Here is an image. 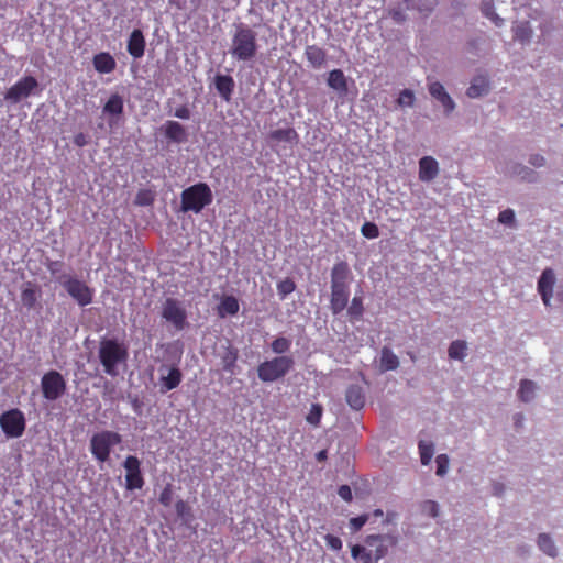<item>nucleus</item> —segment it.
I'll return each instance as SVG.
<instances>
[{"mask_svg": "<svg viewBox=\"0 0 563 563\" xmlns=\"http://www.w3.org/2000/svg\"><path fill=\"white\" fill-rule=\"evenodd\" d=\"M322 416V407L319 404H313L307 416V421L310 424L318 426Z\"/></svg>", "mask_w": 563, "mask_h": 563, "instance_id": "44", "label": "nucleus"}, {"mask_svg": "<svg viewBox=\"0 0 563 563\" xmlns=\"http://www.w3.org/2000/svg\"><path fill=\"white\" fill-rule=\"evenodd\" d=\"M238 357H239L238 349H235L234 346L229 344L225 347L224 352L221 354L222 369L224 372L233 374L235 366H236Z\"/></svg>", "mask_w": 563, "mask_h": 563, "instance_id": "27", "label": "nucleus"}, {"mask_svg": "<svg viewBox=\"0 0 563 563\" xmlns=\"http://www.w3.org/2000/svg\"><path fill=\"white\" fill-rule=\"evenodd\" d=\"M40 297V289L37 286L31 282L23 284L21 290V301L24 307L27 309L34 308Z\"/></svg>", "mask_w": 563, "mask_h": 563, "instance_id": "25", "label": "nucleus"}, {"mask_svg": "<svg viewBox=\"0 0 563 563\" xmlns=\"http://www.w3.org/2000/svg\"><path fill=\"white\" fill-rule=\"evenodd\" d=\"M145 45L146 42L143 32L140 29L133 30L128 38V53L134 59H139L144 56Z\"/></svg>", "mask_w": 563, "mask_h": 563, "instance_id": "14", "label": "nucleus"}, {"mask_svg": "<svg viewBox=\"0 0 563 563\" xmlns=\"http://www.w3.org/2000/svg\"><path fill=\"white\" fill-rule=\"evenodd\" d=\"M495 19V25H498V22L501 21L497 14L494 15Z\"/></svg>", "mask_w": 563, "mask_h": 563, "instance_id": "63", "label": "nucleus"}, {"mask_svg": "<svg viewBox=\"0 0 563 563\" xmlns=\"http://www.w3.org/2000/svg\"><path fill=\"white\" fill-rule=\"evenodd\" d=\"M74 143L79 147L85 146L87 144L86 135L84 133L76 134L74 137Z\"/></svg>", "mask_w": 563, "mask_h": 563, "instance_id": "56", "label": "nucleus"}, {"mask_svg": "<svg viewBox=\"0 0 563 563\" xmlns=\"http://www.w3.org/2000/svg\"><path fill=\"white\" fill-rule=\"evenodd\" d=\"M239 300L234 296H224L219 306L218 313L220 317L234 316L239 312Z\"/></svg>", "mask_w": 563, "mask_h": 563, "instance_id": "30", "label": "nucleus"}, {"mask_svg": "<svg viewBox=\"0 0 563 563\" xmlns=\"http://www.w3.org/2000/svg\"><path fill=\"white\" fill-rule=\"evenodd\" d=\"M272 144L295 145L299 141V135L294 128L276 129L269 132L267 136Z\"/></svg>", "mask_w": 563, "mask_h": 563, "instance_id": "15", "label": "nucleus"}, {"mask_svg": "<svg viewBox=\"0 0 563 563\" xmlns=\"http://www.w3.org/2000/svg\"><path fill=\"white\" fill-rule=\"evenodd\" d=\"M369 520L368 515H361L357 517H353L350 519V528L352 531L357 532L360 531L363 526Z\"/></svg>", "mask_w": 563, "mask_h": 563, "instance_id": "48", "label": "nucleus"}, {"mask_svg": "<svg viewBox=\"0 0 563 563\" xmlns=\"http://www.w3.org/2000/svg\"><path fill=\"white\" fill-rule=\"evenodd\" d=\"M67 294L80 306L86 307L92 302L93 289L77 277L68 276L64 280L59 279Z\"/></svg>", "mask_w": 563, "mask_h": 563, "instance_id": "8", "label": "nucleus"}, {"mask_svg": "<svg viewBox=\"0 0 563 563\" xmlns=\"http://www.w3.org/2000/svg\"><path fill=\"white\" fill-rule=\"evenodd\" d=\"M305 56L309 65L316 69H320L327 62L325 49L319 47L316 44L308 45L305 49Z\"/></svg>", "mask_w": 563, "mask_h": 563, "instance_id": "23", "label": "nucleus"}, {"mask_svg": "<svg viewBox=\"0 0 563 563\" xmlns=\"http://www.w3.org/2000/svg\"><path fill=\"white\" fill-rule=\"evenodd\" d=\"M482 11L485 16L493 18V8L489 4L485 3L482 8Z\"/></svg>", "mask_w": 563, "mask_h": 563, "instance_id": "58", "label": "nucleus"}, {"mask_svg": "<svg viewBox=\"0 0 563 563\" xmlns=\"http://www.w3.org/2000/svg\"><path fill=\"white\" fill-rule=\"evenodd\" d=\"M350 267L345 261L338 262L331 269V288L349 287Z\"/></svg>", "mask_w": 563, "mask_h": 563, "instance_id": "16", "label": "nucleus"}, {"mask_svg": "<svg viewBox=\"0 0 563 563\" xmlns=\"http://www.w3.org/2000/svg\"><path fill=\"white\" fill-rule=\"evenodd\" d=\"M398 543V538L393 534H369L365 538V544L373 549L355 544L351 549L352 558L361 563H373L383 559L390 547Z\"/></svg>", "mask_w": 563, "mask_h": 563, "instance_id": "1", "label": "nucleus"}, {"mask_svg": "<svg viewBox=\"0 0 563 563\" xmlns=\"http://www.w3.org/2000/svg\"><path fill=\"white\" fill-rule=\"evenodd\" d=\"M173 485L172 484H167L161 492L159 494V497H158V501L164 506V507H169L170 504H172V500H173Z\"/></svg>", "mask_w": 563, "mask_h": 563, "instance_id": "47", "label": "nucleus"}, {"mask_svg": "<svg viewBox=\"0 0 563 563\" xmlns=\"http://www.w3.org/2000/svg\"><path fill=\"white\" fill-rule=\"evenodd\" d=\"M328 85L339 92H346L347 82L341 69H333L329 73Z\"/></svg>", "mask_w": 563, "mask_h": 563, "instance_id": "31", "label": "nucleus"}, {"mask_svg": "<svg viewBox=\"0 0 563 563\" xmlns=\"http://www.w3.org/2000/svg\"><path fill=\"white\" fill-rule=\"evenodd\" d=\"M416 97L412 90L410 89H404L400 91L398 98H397V104L401 108L404 107H412L415 103Z\"/></svg>", "mask_w": 563, "mask_h": 563, "instance_id": "41", "label": "nucleus"}, {"mask_svg": "<svg viewBox=\"0 0 563 563\" xmlns=\"http://www.w3.org/2000/svg\"><path fill=\"white\" fill-rule=\"evenodd\" d=\"M214 87L224 101H230L235 82L231 76L219 74L214 77Z\"/></svg>", "mask_w": 563, "mask_h": 563, "instance_id": "21", "label": "nucleus"}, {"mask_svg": "<svg viewBox=\"0 0 563 563\" xmlns=\"http://www.w3.org/2000/svg\"><path fill=\"white\" fill-rule=\"evenodd\" d=\"M419 453L421 464L428 465L433 456V444L424 441L419 442Z\"/></svg>", "mask_w": 563, "mask_h": 563, "instance_id": "40", "label": "nucleus"}, {"mask_svg": "<svg viewBox=\"0 0 563 563\" xmlns=\"http://www.w3.org/2000/svg\"><path fill=\"white\" fill-rule=\"evenodd\" d=\"M99 358L104 372L110 376L118 375V364L123 363L128 358V351L123 344L115 340H103L99 347Z\"/></svg>", "mask_w": 563, "mask_h": 563, "instance_id": "4", "label": "nucleus"}, {"mask_svg": "<svg viewBox=\"0 0 563 563\" xmlns=\"http://www.w3.org/2000/svg\"><path fill=\"white\" fill-rule=\"evenodd\" d=\"M467 345L465 341L455 340L449 346V357L452 360L462 361L466 356Z\"/></svg>", "mask_w": 563, "mask_h": 563, "instance_id": "34", "label": "nucleus"}, {"mask_svg": "<svg viewBox=\"0 0 563 563\" xmlns=\"http://www.w3.org/2000/svg\"><path fill=\"white\" fill-rule=\"evenodd\" d=\"M154 200H155V196L152 190L141 189L137 191V194L135 196L134 203L136 206L147 207V206L153 205Z\"/></svg>", "mask_w": 563, "mask_h": 563, "instance_id": "38", "label": "nucleus"}, {"mask_svg": "<svg viewBox=\"0 0 563 563\" xmlns=\"http://www.w3.org/2000/svg\"><path fill=\"white\" fill-rule=\"evenodd\" d=\"M554 283V272L551 268L544 269L538 280V291L541 295L542 301L545 306L550 305V300L553 295Z\"/></svg>", "mask_w": 563, "mask_h": 563, "instance_id": "13", "label": "nucleus"}, {"mask_svg": "<svg viewBox=\"0 0 563 563\" xmlns=\"http://www.w3.org/2000/svg\"><path fill=\"white\" fill-rule=\"evenodd\" d=\"M123 467L125 468V488L128 490L141 489L144 486V478L141 472V462L134 455L126 456Z\"/></svg>", "mask_w": 563, "mask_h": 563, "instance_id": "11", "label": "nucleus"}, {"mask_svg": "<svg viewBox=\"0 0 563 563\" xmlns=\"http://www.w3.org/2000/svg\"><path fill=\"white\" fill-rule=\"evenodd\" d=\"M449 456L446 454H439L435 459L437 463V475L444 476L449 468Z\"/></svg>", "mask_w": 563, "mask_h": 563, "instance_id": "46", "label": "nucleus"}, {"mask_svg": "<svg viewBox=\"0 0 563 563\" xmlns=\"http://www.w3.org/2000/svg\"><path fill=\"white\" fill-rule=\"evenodd\" d=\"M121 441V435L114 431L104 430L95 433L90 439L91 454L98 462L104 463L109 460L112 448Z\"/></svg>", "mask_w": 563, "mask_h": 563, "instance_id": "6", "label": "nucleus"}, {"mask_svg": "<svg viewBox=\"0 0 563 563\" xmlns=\"http://www.w3.org/2000/svg\"><path fill=\"white\" fill-rule=\"evenodd\" d=\"M494 490H495V495H499L500 492L503 490V487H499L497 484H495Z\"/></svg>", "mask_w": 563, "mask_h": 563, "instance_id": "62", "label": "nucleus"}, {"mask_svg": "<svg viewBox=\"0 0 563 563\" xmlns=\"http://www.w3.org/2000/svg\"><path fill=\"white\" fill-rule=\"evenodd\" d=\"M327 456H328V453L325 450H322L320 452L317 453L316 457L319 462H322L324 460H327Z\"/></svg>", "mask_w": 563, "mask_h": 563, "instance_id": "59", "label": "nucleus"}, {"mask_svg": "<svg viewBox=\"0 0 563 563\" xmlns=\"http://www.w3.org/2000/svg\"><path fill=\"white\" fill-rule=\"evenodd\" d=\"M258 51L257 35L250 26L240 24L232 35L230 54L238 62H250Z\"/></svg>", "mask_w": 563, "mask_h": 563, "instance_id": "2", "label": "nucleus"}, {"mask_svg": "<svg viewBox=\"0 0 563 563\" xmlns=\"http://www.w3.org/2000/svg\"><path fill=\"white\" fill-rule=\"evenodd\" d=\"M439 174V164L432 156H423L419 161V179L421 181H431Z\"/></svg>", "mask_w": 563, "mask_h": 563, "instance_id": "19", "label": "nucleus"}, {"mask_svg": "<svg viewBox=\"0 0 563 563\" xmlns=\"http://www.w3.org/2000/svg\"><path fill=\"white\" fill-rule=\"evenodd\" d=\"M170 2H173L174 0H169Z\"/></svg>", "mask_w": 563, "mask_h": 563, "instance_id": "64", "label": "nucleus"}, {"mask_svg": "<svg viewBox=\"0 0 563 563\" xmlns=\"http://www.w3.org/2000/svg\"><path fill=\"white\" fill-rule=\"evenodd\" d=\"M390 15H391V16H393V19H394L395 21H397V22H401V21H404V20H405L404 14H402V13H401V11H399V10H393V11L390 12Z\"/></svg>", "mask_w": 563, "mask_h": 563, "instance_id": "57", "label": "nucleus"}, {"mask_svg": "<svg viewBox=\"0 0 563 563\" xmlns=\"http://www.w3.org/2000/svg\"><path fill=\"white\" fill-rule=\"evenodd\" d=\"M291 346V341L285 336H279L273 340L271 343V349L274 353L278 354L279 356L284 355L286 352L289 351Z\"/></svg>", "mask_w": 563, "mask_h": 563, "instance_id": "37", "label": "nucleus"}, {"mask_svg": "<svg viewBox=\"0 0 563 563\" xmlns=\"http://www.w3.org/2000/svg\"><path fill=\"white\" fill-rule=\"evenodd\" d=\"M37 86L38 82L33 76H25L8 89L5 99L19 102L21 99L29 97Z\"/></svg>", "mask_w": 563, "mask_h": 563, "instance_id": "12", "label": "nucleus"}, {"mask_svg": "<svg viewBox=\"0 0 563 563\" xmlns=\"http://www.w3.org/2000/svg\"><path fill=\"white\" fill-rule=\"evenodd\" d=\"M361 232L367 239H376L379 235V229L374 222H365L361 228Z\"/></svg>", "mask_w": 563, "mask_h": 563, "instance_id": "45", "label": "nucleus"}, {"mask_svg": "<svg viewBox=\"0 0 563 563\" xmlns=\"http://www.w3.org/2000/svg\"><path fill=\"white\" fill-rule=\"evenodd\" d=\"M345 400L354 410H360L365 405V394L361 386L351 385L345 391Z\"/></svg>", "mask_w": 563, "mask_h": 563, "instance_id": "24", "label": "nucleus"}, {"mask_svg": "<svg viewBox=\"0 0 563 563\" xmlns=\"http://www.w3.org/2000/svg\"><path fill=\"white\" fill-rule=\"evenodd\" d=\"M529 163L536 167H541L544 165L545 163V159L542 155L540 154H534V155H531L530 159H529Z\"/></svg>", "mask_w": 563, "mask_h": 563, "instance_id": "54", "label": "nucleus"}, {"mask_svg": "<svg viewBox=\"0 0 563 563\" xmlns=\"http://www.w3.org/2000/svg\"><path fill=\"white\" fill-rule=\"evenodd\" d=\"M522 419H523L522 415H517V417H516V426L517 427H519L521 424Z\"/></svg>", "mask_w": 563, "mask_h": 563, "instance_id": "60", "label": "nucleus"}, {"mask_svg": "<svg viewBox=\"0 0 563 563\" xmlns=\"http://www.w3.org/2000/svg\"><path fill=\"white\" fill-rule=\"evenodd\" d=\"M296 284L291 278H285L277 284V292L282 299H285L289 294L295 291Z\"/></svg>", "mask_w": 563, "mask_h": 563, "instance_id": "39", "label": "nucleus"}, {"mask_svg": "<svg viewBox=\"0 0 563 563\" xmlns=\"http://www.w3.org/2000/svg\"><path fill=\"white\" fill-rule=\"evenodd\" d=\"M364 313V306L362 297L355 296L350 306L347 307V316L351 322H355L362 319Z\"/></svg>", "mask_w": 563, "mask_h": 563, "instance_id": "33", "label": "nucleus"}, {"mask_svg": "<svg viewBox=\"0 0 563 563\" xmlns=\"http://www.w3.org/2000/svg\"><path fill=\"white\" fill-rule=\"evenodd\" d=\"M213 201V194L206 183H197L184 189L180 194V209L183 212L200 213Z\"/></svg>", "mask_w": 563, "mask_h": 563, "instance_id": "3", "label": "nucleus"}, {"mask_svg": "<svg viewBox=\"0 0 563 563\" xmlns=\"http://www.w3.org/2000/svg\"><path fill=\"white\" fill-rule=\"evenodd\" d=\"M338 494L343 500L347 503H350L353 498L352 490L349 485H341L338 489Z\"/></svg>", "mask_w": 563, "mask_h": 563, "instance_id": "52", "label": "nucleus"}, {"mask_svg": "<svg viewBox=\"0 0 563 563\" xmlns=\"http://www.w3.org/2000/svg\"><path fill=\"white\" fill-rule=\"evenodd\" d=\"M295 361L291 356L282 355L264 361L257 366V376L263 383L276 382L285 377L294 367Z\"/></svg>", "mask_w": 563, "mask_h": 563, "instance_id": "5", "label": "nucleus"}, {"mask_svg": "<svg viewBox=\"0 0 563 563\" xmlns=\"http://www.w3.org/2000/svg\"><path fill=\"white\" fill-rule=\"evenodd\" d=\"M41 389L45 399L54 401L65 394L66 380L59 372L52 369L42 376Z\"/></svg>", "mask_w": 563, "mask_h": 563, "instance_id": "9", "label": "nucleus"}, {"mask_svg": "<svg viewBox=\"0 0 563 563\" xmlns=\"http://www.w3.org/2000/svg\"><path fill=\"white\" fill-rule=\"evenodd\" d=\"M25 426L24 413L18 408L4 411L0 416V427L8 438H20L25 431Z\"/></svg>", "mask_w": 563, "mask_h": 563, "instance_id": "10", "label": "nucleus"}, {"mask_svg": "<svg viewBox=\"0 0 563 563\" xmlns=\"http://www.w3.org/2000/svg\"><path fill=\"white\" fill-rule=\"evenodd\" d=\"M92 64L95 69L100 74H110L117 67L114 57L107 52L96 54L92 58Z\"/></svg>", "mask_w": 563, "mask_h": 563, "instance_id": "22", "label": "nucleus"}, {"mask_svg": "<svg viewBox=\"0 0 563 563\" xmlns=\"http://www.w3.org/2000/svg\"><path fill=\"white\" fill-rule=\"evenodd\" d=\"M175 510L177 516L184 521L188 522L191 517V508L190 506L183 499L178 500L175 504Z\"/></svg>", "mask_w": 563, "mask_h": 563, "instance_id": "42", "label": "nucleus"}, {"mask_svg": "<svg viewBox=\"0 0 563 563\" xmlns=\"http://www.w3.org/2000/svg\"><path fill=\"white\" fill-rule=\"evenodd\" d=\"M327 545L333 551H340L342 549V540L333 534L328 533L324 537Z\"/></svg>", "mask_w": 563, "mask_h": 563, "instance_id": "49", "label": "nucleus"}, {"mask_svg": "<svg viewBox=\"0 0 563 563\" xmlns=\"http://www.w3.org/2000/svg\"><path fill=\"white\" fill-rule=\"evenodd\" d=\"M423 511L435 518L439 516V505L433 500H427L422 505Z\"/></svg>", "mask_w": 563, "mask_h": 563, "instance_id": "50", "label": "nucleus"}, {"mask_svg": "<svg viewBox=\"0 0 563 563\" xmlns=\"http://www.w3.org/2000/svg\"><path fill=\"white\" fill-rule=\"evenodd\" d=\"M62 266L63 263L60 261H52L47 264V269L54 275L60 271Z\"/></svg>", "mask_w": 563, "mask_h": 563, "instance_id": "55", "label": "nucleus"}, {"mask_svg": "<svg viewBox=\"0 0 563 563\" xmlns=\"http://www.w3.org/2000/svg\"><path fill=\"white\" fill-rule=\"evenodd\" d=\"M349 287L331 288L330 309L333 314L341 313L349 302Z\"/></svg>", "mask_w": 563, "mask_h": 563, "instance_id": "17", "label": "nucleus"}, {"mask_svg": "<svg viewBox=\"0 0 563 563\" xmlns=\"http://www.w3.org/2000/svg\"><path fill=\"white\" fill-rule=\"evenodd\" d=\"M498 222L510 228L516 227V218L512 209H506L498 214Z\"/></svg>", "mask_w": 563, "mask_h": 563, "instance_id": "43", "label": "nucleus"}, {"mask_svg": "<svg viewBox=\"0 0 563 563\" xmlns=\"http://www.w3.org/2000/svg\"><path fill=\"white\" fill-rule=\"evenodd\" d=\"M124 101L119 93H112L103 106V113L111 117H119L123 113Z\"/></svg>", "mask_w": 563, "mask_h": 563, "instance_id": "29", "label": "nucleus"}, {"mask_svg": "<svg viewBox=\"0 0 563 563\" xmlns=\"http://www.w3.org/2000/svg\"><path fill=\"white\" fill-rule=\"evenodd\" d=\"M538 545L542 552H544L549 556L556 555V548L551 537L547 533H541L538 537Z\"/></svg>", "mask_w": 563, "mask_h": 563, "instance_id": "36", "label": "nucleus"}, {"mask_svg": "<svg viewBox=\"0 0 563 563\" xmlns=\"http://www.w3.org/2000/svg\"><path fill=\"white\" fill-rule=\"evenodd\" d=\"M174 115L181 120H188L190 118V110L187 106H180L176 108Z\"/></svg>", "mask_w": 563, "mask_h": 563, "instance_id": "53", "label": "nucleus"}, {"mask_svg": "<svg viewBox=\"0 0 563 563\" xmlns=\"http://www.w3.org/2000/svg\"><path fill=\"white\" fill-rule=\"evenodd\" d=\"M516 38H518L521 42L528 41L531 36V30L527 26H520L516 31Z\"/></svg>", "mask_w": 563, "mask_h": 563, "instance_id": "51", "label": "nucleus"}, {"mask_svg": "<svg viewBox=\"0 0 563 563\" xmlns=\"http://www.w3.org/2000/svg\"><path fill=\"white\" fill-rule=\"evenodd\" d=\"M429 92L434 99H437L443 106L448 114L454 110L455 103L450 97V95L445 91L441 82H431L429 85Z\"/></svg>", "mask_w": 563, "mask_h": 563, "instance_id": "18", "label": "nucleus"}, {"mask_svg": "<svg viewBox=\"0 0 563 563\" xmlns=\"http://www.w3.org/2000/svg\"><path fill=\"white\" fill-rule=\"evenodd\" d=\"M183 374L178 367H172L166 376L161 377L162 391H168L177 388L181 383Z\"/></svg>", "mask_w": 563, "mask_h": 563, "instance_id": "28", "label": "nucleus"}, {"mask_svg": "<svg viewBox=\"0 0 563 563\" xmlns=\"http://www.w3.org/2000/svg\"><path fill=\"white\" fill-rule=\"evenodd\" d=\"M162 318L170 323L176 331H183L187 325V311L183 303L175 298H167L161 311Z\"/></svg>", "mask_w": 563, "mask_h": 563, "instance_id": "7", "label": "nucleus"}, {"mask_svg": "<svg viewBox=\"0 0 563 563\" xmlns=\"http://www.w3.org/2000/svg\"><path fill=\"white\" fill-rule=\"evenodd\" d=\"M380 366L384 371H394L399 366L397 355L388 347L382 350Z\"/></svg>", "mask_w": 563, "mask_h": 563, "instance_id": "32", "label": "nucleus"}, {"mask_svg": "<svg viewBox=\"0 0 563 563\" xmlns=\"http://www.w3.org/2000/svg\"><path fill=\"white\" fill-rule=\"evenodd\" d=\"M489 89V79L487 76H475L467 88L466 95L470 98H478L484 93H487Z\"/></svg>", "mask_w": 563, "mask_h": 563, "instance_id": "26", "label": "nucleus"}, {"mask_svg": "<svg viewBox=\"0 0 563 563\" xmlns=\"http://www.w3.org/2000/svg\"><path fill=\"white\" fill-rule=\"evenodd\" d=\"M164 135L174 143H184L187 141V132L185 128L177 121H166L163 125Z\"/></svg>", "mask_w": 563, "mask_h": 563, "instance_id": "20", "label": "nucleus"}, {"mask_svg": "<svg viewBox=\"0 0 563 563\" xmlns=\"http://www.w3.org/2000/svg\"><path fill=\"white\" fill-rule=\"evenodd\" d=\"M534 391H536V384L532 380L523 379L520 383L518 396L522 401L528 402L533 398Z\"/></svg>", "mask_w": 563, "mask_h": 563, "instance_id": "35", "label": "nucleus"}, {"mask_svg": "<svg viewBox=\"0 0 563 563\" xmlns=\"http://www.w3.org/2000/svg\"><path fill=\"white\" fill-rule=\"evenodd\" d=\"M383 515H384V512H383V510H382V509H376V510H374V512H373V516H375V517H382Z\"/></svg>", "mask_w": 563, "mask_h": 563, "instance_id": "61", "label": "nucleus"}]
</instances>
